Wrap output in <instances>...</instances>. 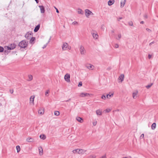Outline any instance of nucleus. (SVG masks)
Instances as JSON below:
<instances>
[{
  "mask_svg": "<svg viewBox=\"0 0 158 158\" xmlns=\"http://www.w3.org/2000/svg\"><path fill=\"white\" fill-rule=\"evenodd\" d=\"M54 114L56 116H59L60 115V112L57 111L54 112Z\"/></svg>",
  "mask_w": 158,
  "mask_h": 158,
  "instance_id": "obj_32",
  "label": "nucleus"
},
{
  "mask_svg": "<svg viewBox=\"0 0 158 158\" xmlns=\"http://www.w3.org/2000/svg\"><path fill=\"white\" fill-rule=\"evenodd\" d=\"M118 38H117L116 39L117 40H119L121 38V34H119L118 35Z\"/></svg>",
  "mask_w": 158,
  "mask_h": 158,
  "instance_id": "obj_34",
  "label": "nucleus"
},
{
  "mask_svg": "<svg viewBox=\"0 0 158 158\" xmlns=\"http://www.w3.org/2000/svg\"><path fill=\"white\" fill-rule=\"evenodd\" d=\"M138 95V91H136L132 93V97L134 99H136Z\"/></svg>",
  "mask_w": 158,
  "mask_h": 158,
  "instance_id": "obj_9",
  "label": "nucleus"
},
{
  "mask_svg": "<svg viewBox=\"0 0 158 158\" xmlns=\"http://www.w3.org/2000/svg\"><path fill=\"white\" fill-rule=\"evenodd\" d=\"M144 136V134H142L140 136V139H142V138H143Z\"/></svg>",
  "mask_w": 158,
  "mask_h": 158,
  "instance_id": "obj_43",
  "label": "nucleus"
},
{
  "mask_svg": "<svg viewBox=\"0 0 158 158\" xmlns=\"http://www.w3.org/2000/svg\"><path fill=\"white\" fill-rule=\"evenodd\" d=\"M76 119L79 122L82 123L83 122V119L82 118H81L80 117H77Z\"/></svg>",
  "mask_w": 158,
  "mask_h": 158,
  "instance_id": "obj_23",
  "label": "nucleus"
},
{
  "mask_svg": "<svg viewBox=\"0 0 158 158\" xmlns=\"http://www.w3.org/2000/svg\"><path fill=\"white\" fill-rule=\"evenodd\" d=\"M92 36L94 38H95L96 39H97L98 37V35L97 33H92Z\"/></svg>",
  "mask_w": 158,
  "mask_h": 158,
  "instance_id": "obj_22",
  "label": "nucleus"
},
{
  "mask_svg": "<svg viewBox=\"0 0 158 158\" xmlns=\"http://www.w3.org/2000/svg\"><path fill=\"white\" fill-rule=\"evenodd\" d=\"M26 140L28 142H32L34 141V139L32 138H28Z\"/></svg>",
  "mask_w": 158,
  "mask_h": 158,
  "instance_id": "obj_16",
  "label": "nucleus"
},
{
  "mask_svg": "<svg viewBox=\"0 0 158 158\" xmlns=\"http://www.w3.org/2000/svg\"><path fill=\"white\" fill-rule=\"evenodd\" d=\"M16 47V45L15 44H11L9 46H7L8 50H13Z\"/></svg>",
  "mask_w": 158,
  "mask_h": 158,
  "instance_id": "obj_4",
  "label": "nucleus"
},
{
  "mask_svg": "<svg viewBox=\"0 0 158 158\" xmlns=\"http://www.w3.org/2000/svg\"><path fill=\"white\" fill-rule=\"evenodd\" d=\"M79 149H76L73 150L72 152L74 153H77L78 154V151H79Z\"/></svg>",
  "mask_w": 158,
  "mask_h": 158,
  "instance_id": "obj_31",
  "label": "nucleus"
},
{
  "mask_svg": "<svg viewBox=\"0 0 158 158\" xmlns=\"http://www.w3.org/2000/svg\"><path fill=\"white\" fill-rule=\"evenodd\" d=\"M44 112V110L43 109H41L39 110L38 111V113L41 115L43 114Z\"/></svg>",
  "mask_w": 158,
  "mask_h": 158,
  "instance_id": "obj_21",
  "label": "nucleus"
},
{
  "mask_svg": "<svg viewBox=\"0 0 158 158\" xmlns=\"http://www.w3.org/2000/svg\"><path fill=\"white\" fill-rule=\"evenodd\" d=\"M144 18H147V15H144Z\"/></svg>",
  "mask_w": 158,
  "mask_h": 158,
  "instance_id": "obj_55",
  "label": "nucleus"
},
{
  "mask_svg": "<svg viewBox=\"0 0 158 158\" xmlns=\"http://www.w3.org/2000/svg\"><path fill=\"white\" fill-rule=\"evenodd\" d=\"M78 12V14H80L82 15L84 13L83 11L81 10V9H79Z\"/></svg>",
  "mask_w": 158,
  "mask_h": 158,
  "instance_id": "obj_28",
  "label": "nucleus"
},
{
  "mask_svg": "<svg viewBox=\"0 0 158 158\" xmlns=\"http://www.w3.org/2000/svg\"><path fill=\"white\" fill-rule=\"evenodd\" d=\"M35 40V37H32L30 40V43L31 44H33L34 43L33 42Z\"/></svg>",
  "mask_w": 158,
  "mask_h": 158,
  "instance_id": "obj_29",
  "label": "nucleus"
},
{
  "mask_svg": "<svg viewBox=\"0 0 158 158\" xmlns=\"http://www.w3.org/2000/svg\"><path fill=\"white\" fill-rule=\"evenodd\" d=\"M152 56L150 54H148V58L149 59H150L151 58Z\"/></svg>",
  "mask_w": 158,
  "mask_h": 158,
  "instance_id": "obj_50",
  "label": "nucleus"
},
{
  "mask_svg": "<svg viewBox=\"0 0 158 158\" xmlns=\"http://www.w3.org/2000/svg\"><path fill=\"white\" fill-rule=\"evenodd\" d=\"M126 0H124L123 3L122 1L120 3V7L121 8L123 7L126 2Z\"/></svg>",
  "mask_w": 158,
  "mask_h": 158,
  "instance_id": "obj_19",
  "label": "nucleus"
},
{
  "mask_svg": "<svg viewBox=\"0 0 158 158\" xmlns=\"http://www.w3.org/2000/svg\"><path fill=\"white\" fill-rule=\"evenodd\" d=\"M89 95V94L87 93H81L80 94V96L81 97H84Z\"/></svg>",
  "mask_w": 158,
  "mask_h": 158,
  "instance_id": "obj_14",
  "label": "nucleus"
},
{
  "mask_svg": "<svg viewBox=\"0 0 158 158\" xmlns=\"http://www.w3.org/2000/svg\"><path fill=\"white\" fill-rule=\"evenodd\" d=\"M40 137L43 139H45L46 138V136L44 135H40Z\"/></svg>",
  "mask_w": 158,
  "mask_h": 158,
  "instance_id": "obj_25",
  "label": "nucleus"
},
{
  "mask_svg": "<svg viewBox=\"0 0 158 158\" xmlns=\"http://www.w3.org/2000/svg\"><path fill=\"white\" fill-rule=\"evenodd\" d=\"M154 43V42H151V43H150L149 45H151L152 44H153Z\"/></svg>",
  "mask_w": 158,
  "mask_h": 158,
  "instance_id": "obj_54",
  "label": "nucleus"
},
{
  "mask_svg": "<svg viewBox=\"0 0 158 158\" xmlns=\"http://www.w3.org/2000/svg\"><path fill=\"white\" fill-rule=\"evenodd\" d=\"M144 23V22L143 21H141L140 22V23L143 24Z\"/></svg>",
  "mask_w": 158,
  "mask_h": 158,
  "instance_id": "obj_59",
  "label": "nucleus"
},
{
  "mask_svg": "<svg viewBox=\"0 0 158 158\" xmlns=\"http://www.w3.org/2000/svg\"><path fill=\"white\" fill-rule=\"evenodd\" d=\"M39 7L40 8L41 13H44L45 12L44 7L42 6H40Z\"/></svg>",
  "mask_w": 158,
  "mask_h": 158,
  "instance_id": "obj_13",
  "label": "nucleus"
},
{
  "mask_svg": "<svg viewBox=\"0 0 158 158\" xmlns=\"http://www.w3.org/2000/svg\"><path fill=\"white\" fill-rule=\"evenodd\" d=\"M112 33H114V31H112Z\"/></svg>",
  "mask_w": 158,
  "mask_h": 158,
  "instance_id": "obj_60",
  "label": "nucleus"
},
{
  "mask_svg": "<svg viewBox=\"0 0 158 158\" xmlns=\"http://www.w3.org/2000/svg\"><path fill=\"white\" fill-rule=\"evenodd\" d=\"M85 15L87 17H88L89 15H90L91 14H92V15H93V13H92L88 9L85 10Z\"/></svg>",
  "mask_w": 158,
  "mask_h": 158,
  "instance_id": "obj_6",
  "label": "nucleus"
},
{
  "mask_svg": "<svg viewBox=\"0 0 158 158\" xmlns=\"http://www.w3.org/2000/svg\"><path fill=\"white\" fill-rule=\"evenodd\" d=\"M55 8L56 10V12L57 13H59V11L58 10V9H57L56 7H55Z\"/></svg>",
  "mask_w": 158,
  "mask_h": 158,
  "instance_id": "obj_53",
  "label": "nucleus"
},
{
  "mask_svg": "<svg viewBox=\"0 0 158 158\" xmlns=\"http://www.w3.org/2000/svg\"><path fill=\"white\" fill-rule=\"evenodd\" d=\"M86 151V150H84L81 149H79L78 154H84Z\"/></svg>",
  "mask_w": 158,
  "mask_h": 158,
  "instance_id": "obj_10",
  "label": "nucleus"
},
{
  "mask_svg": "<svg viewBox=\"0 0 158 158\" xmlns=\"http://www.w3.org/2000/svg\"><path fill=\"white\" fill-rule=\"evenodd\" d=\"M122 19V17H119V19L118 20V21H119L121 19Z\"/></svg>",
  "mask_w": 158,
  "mask_h": 158,
  "instance_id": "obj_58",
  "label": "nucleus"
},
{
  "mask_svg": "<svg viewBox=\"0 0 158 158\" xmlns=\"http://www.w3.org/2000/svg\"><path fill=\"white\" fill-rule=\"evenodd\" d=\"M40 27V24H39V25H37V26H36L34 29V32H37L39 30Z\"/></svg>",
  "mask_w": 158,
  "mask_h": 158,
  "instance_id": "obj_17",
  "label": "nucleus"
},
{
  "mask_svg": "<svg viewBox=\"0 0 158 158\" xmlns=\"http://www.w3.org/2000/svg\"><path fill=\"white\" fill-rule=\"evenodd\" d=\"M156 124L155 123H153L151 126V128L152 130H154L156 127Z\"/></svg>",
  "mask_w": 158,
  "mask_h": 158,
  "instance_id": "obj_24",
  "label": "nucleus"
},
{
  "mask_svg": "<svg viewBox=\"0 0 158 158\" xmlns=\"http://www.w3.org/2000/svg\"><path fill=\"white\" fill-rule=\"evenodd\" d=\"M104 25L103 24H102L101 26V28L103 30H104L105 28L104 27Z\"/></svg>",
  "mask_w": 158,
  "mask_h": 158,
  "instance_id": "obj_44",
  "label": "nucleus"
},
{
  "mask_svg": "<svg viewBox=\"0 0 158 158\" xmlns=\"http://www.w3.org/2000/svg\"><path fill=\"white\" fill-rule=\"evenodd\" d=\"M71 47L68 45L67 49H68L69 50H70L71 49Z\"/></svg>",
  "mask_w": 158,
  "mask_h": 158,
  "instance_id": "obj_49",
  "label": "nucleus"
},
{
  "mask_svg": "<svg viewBox=\"0 0 158 158\" xmlns=\"http://www.w3.org/2000/svg\"><path fill=\"white\" fill-rule=\"evenodd\" d=\"M32 34L31 32H28L25 35V38L27 39H30L31 38V35Z\"/></svg>",
  "mask_w": 158,
  "mask_h": 158,
  "instance_id": "obj_5",
  "label": "nucleus"
},
{
  "mask_svg": "<svg viewBox=\"0 0 158 158\" xmlns=\"http://www.w3.org/2000/svg\"><path fill=\"white\" fill-rule=\"evenodd\" d=\"M39 154L40 155H43V150L41 147H39Z\"/></svg>",
  "mask_w": 158,
  "mask_h": 158,
  "instance_id": "obj_18",
  "label": "nucleus"
},
{
  "mask_svg": "<svg viewBox=\"0 0 158 158\" xmlns=\"http://www.w3.org/2000/svg\"><path fill=\"white\" fill-rule=\"evenodd\" d=\"M102 98L103 99H105L106 98V96L103 95L102 97Z\"/></svg>",
  "mask_w": 158,
  "mask_h": 158,
  "instance_id": "obj_45",
  "label": "nucleus"
},
{
  "mask_svg": "<svg viewBox=\"0 0 158 158\" xmlns=\"http://www.w3.org/2000/svg\"><path fill=\"white\" fill-rule=\"evenodd\" d=\"M96 124V123H93V125H94V126H95Z\"/></svg>",
  "mask_w": 158,
  "mask_h": 158,
  "instance_id": "obj_56",
  "label": "nucleus"
},
{
  "mask_svg": "<svg viewBox=\"0 0 158 158\" xmlns=\"http://www.w3.org/2000/svg\"><path fill=\"white\" fill-rule=\"evenodd\" d=\"M100 158H106V155H104V156H102Z\"/></svg>",
  "mask_w": 158,
  "mask_h": 158,
  "instance_id": "obj_51",
  "label": "nucleus"
},
{
  "mask_svg": "<svg viewBox=\"0 0 158 158\" xmlns=\"http://www.w3.org/2000/svg\"><path fill=\"white\" fill-rule=\"evenodd\" d=\"M50 92V91L49 90H48L46 91L45 92V95L46 96H48V95H47V94H48Z\"/></svg>",
  "mask_w": 158,
  "mask_h": 158,
  "instance_id": "obj_36",
  "label": "nucleus"
},
{
  "mask_svg": "<svg viewBox=\"0 0 158 158\" xmlns=\"http://www.w3.org/2000/svg\"><path fill=\"white\" fill-rule=\"evenodd\" d=\"M72 24L73 25H76L78 24V23L77 22L74 21L72 23Z\"/></svg>",
  "mask_w": 158,
  "mask_h": 158,
  "instance_id": "obj_47",
  "label": "nucleus"
},
{
  "mask_svg": "<svg viewBox=\"0 0 158 158\" xmlns=\"http://www.w3.org/2000/svg\"><path fill=\"white\" fill-rule=\"evenodd\" d=\"M71 100V99L70 98H69L68 100L65 101V102H69V101H70Z\"/></svg>",
  "mask_w": 158,
  "mask_h": 158,
  "instance_id": "obj_52",
  "label": "nucleus"
},
{
  "mask_svg": "<svg viewBox=\"0 0 158 158\" xmlns=\"http://www.w3.org/2000/svg\"><path fill=\"white\" fill-rule=\"evenodd\" d=\"M28 79L27 80L28 81H31L33 79V77L31 75H28Z\"/></svg>",
  "mask_w": 158,
  "mask_h": 158,
  "instance_id": "obj_27",
  "label": "nucleus"
},
{
  "mask_svg": "<svg viewBox=\"0 0 158 158\" xmlns=\"http://www.w3.org/2000/svg\"><path fill=\"white\" fill-rule=\"evenodd\" d=\"M68 44L66 43H64L63 45L62 46V50L64 51H65L67 50V47H68Z\"/></svg>",
  "mask_w": 158,
  "mask_h": 158,
  "instance_id": "obj_8",
  "label": "nucleus"
},
{
  "mask_svg": "<svg viewBox=\"0 0 158 158\" xmlns=\"http://www.w3.org/2000/svg\"><path fill=\"white\" fill-rule=\"evenodd\" d=\"M124 75L123 74H121L119 76L118 80H121V82H122L124 80Z\"/></svg>",
  "mask_w": 158,
  "mask_h": 158,
  "instance_id": "obj_12",
  "label": "nucleus"
},
{
  "mask_svg": "<svg viewBox=\"0 0 158 158\" xmlns=\"http://www.w3.org/2000/svg\"><path fill=\"white\" fill-rule=\"evenodd\" d=\"M9 92L11 94H12L14 92V90L13 89H10L9 90Z\"/></svg>",
  "mask_w": 158,
  "mask_h": 158,
  "instance_id": "obj_46",
  "label": "nucleus"
},
{
  "mask_svg": "<svg viewBox=\"0 0 158 158\" xmlns=\"http://www.w3.org/2000/svg\"><path fill=\"white\" fill-rule=\"evenodd\" d=\"M79 49L81 55L85 54L86 50L83 46L82 45L80 46Z\"/></svg>",
  "mask_w": 158,
  "mask_h": 158,
  "instance_id": "obj_2",
  "label": "nucleus"
},
{
  "mask_svg": "<svg viewBox=\"0 0 158 158\" xmlns=\"http://www.w3.org/2000/svg\"><path fill=\"white\" fill-rule=\"evenodd\" d=\"M88 158H95V156H94L91 155L89 156Z\"/></svg>",
  "mask_w": 158,
  "mask_h": 158,
  "instance_id": "obj_41",
  "label": "nucleus"
},
{
  "mask_svg": "<svg viewBox=\"0 0 158 158\" xmlns=\"http://www.w3.org/2000/svg\"><path fill=\"white\" fill-rule=\"evenodd\" d=\"M105 111L107 113H108L111 111V109H106Z\"/></svg>",
  "mask_w": 158,
  "mask_h": 158,
  "instance_id": "obj_38",
  "label": "nucleus"
},
{
  "mask_svg": "<svg viewBox=\"0 0 158 158\" xmlns=\"http://www.w3.org/2000/svg\"><path fill=\"white\" fill-rule=\"evenodd\" d=\"M113 93H112L111 94H110V93L109 94H107L106 95V97L107 98H110V97H112L113 96Z\"/></svg>",
  "mask_w": 158,
  "mask_h": 158,
  "instance_id": "obj_26",
  "label": "nucleus"
},
{
  "mask_svg": "<svg viewBox=\"0 0 158 158\" xmlns=\"http://www.w3.org/2000/svg\"><path fill=\"white\" fill-rule=\"evenodd\" d=\"M85 67L89 69L93 70L94 68V66L90 64H86Z\"/></svg>",
  "mask_w": 158,
  "mask_h": 158,
  "instance_id": "obj_7",
  "label": "nucleus"
},
{
  "mask_svg": "<svg viewBox=\"0 0 158 158\" xmlns=\"http://www.w3.org/2000/svg\"><path fill=\"white\" fill-rule=\"evenodd\" d=\"M152 84H150V85H147L146 87V88H147V89H149V88L150 87H151V86H152Z\"/></svg>",
  "mask_w": 158,
  "mask_h": 158,
  "instance_id": "obj_33",
  "label": "nucleus"
},
{
  "mask_svg": "<svg viewBox=\"0 0 158 158\" xmlns=\"http://www.w3.org/2000/svg\"><path fill=\"white\" fill-rule=\"evenodd\" d=\"M16 148L17 152H19L20 150V148L19 146L17 145L16 146Z\"/></svg>",
  "mask_w": 158,
  "mask_h": 158,
  "instance_id": "obj_30",
  "label": "nucleus"
},
{
  "mask_svg": "<svg viewBox=\"0 0 158 158\" xmlns=\"http://www.w3.org/2000/svg\"><path fill=\"white\" fill-rule=\"evenodd\" d=\"M146 30L147 31H148V32H151V30H150V29H148V28H146Z\"/></svg>",
  "mask_w": 158,
  "mask_h": 158,
  "instance_id": "obj_48",
  "label": "nucleus"
},
{
  "mask_svg": "<svg viewBox=\"0 0 158 158\" xmlns=\"http://www.w3.org/2000/svg\"><path fill=\"white\" fill-rule=\"evenodd\" d=\"M27 42H26L24 40H22L19 43V46L21 48H25L27 47Z\"/></svg>",
  "mask_w": 158,
  "mask_h": 158,
  "instance_id": "obj_1",
  "label": "nucleus"
},
{
  "mask_svg": "<svg viewBox=\"0 0 158 158\" xmlns=\"http://www.w3.org/2000/svg\"><path fill=\"white\" fill-rule=\"evenodd\" d=\"M35 1L36 2V3H38L39 2V1L38 0H35Z\"/></svg>",
  "mask_w": 158,
  "mask_h": 158,
  "instance_id": "obj_57",
  "label": "nucleus"
},
{
  "mask_svg": "<svg viewBox=\"0 0 158 158\" xmlns=\"http://www.w3.org/2000/svg\"><path fill=\"white\" fill-rule=\"evenodd\" d=\"M35 96H31L30 98V102L31 104H32L33 105L34 104V99Z\"/></svg>",
  "mask_w": 158,
  "mask_h": 158,
  "instance_id": "obj_11",
  "label": "nucleus"
},
{
  "mask_svg": "<svg viewBox=\"0 0 158 158\" xmlns=\"http://www.w3.org/2000/svg\"><path fill=\"white\" fill-rule=\"evenodd\" d=\"M82 85V83L81 82H79L78 86V87H81Z\"/></svg>",
  "mask_w": 158,
  "mask_h": 158,
  "instance_id": "obj_42",
  "label": "nucleus"
},
{
  "mask_svg": "<svg viewBox=\"0 0 158 158\" xmlns=\"http://www.w3.org/2000/svg\"><path fill=\"white\" fill-rule=\"evenodd\" d=\"M96 113L97 115H101L102 114V111L100 110H98L96 111Z\"/></svg>",
  "mask_w": 158,
  "mask_h": 158,
  "instance_id": "obj_20",
  "label": "nucleus"
},
{
  "mask_svg": "<svg viewBox=\"0 0 158 158\" xmlns=\"http://www.w3.org/2000/svg\"><path fill=\"white\" fill-rule=\"evenodd\" d=\"M50 39H51V38L49 40V41H48V43H49V41H50ZM48 43H47L46 44H45V45H44V46H43V49H44V48H45L47 46V44H48Z\"/></svg>",
  "mask_w": 158,
  "mask_h": 158,
  "instance_id": "obj_35",
  "label": "nucleus"
},
{
  "mask_svg": "<svg viewBox=\"0 0 158 158\" xmlns=\"http://www.w3.org/2000/svg\"><path fill=\"white\" fill-rule=\"evenodd\" d=\"M119 45L118 44H115L114 46V47L116 48H118Z\"/></svg>",
  "mask_w": 158,
  "mask_h": 158,
  "instance_id": "obj_40",
  "label": "nucleus"
},
{
  "mask_svg": "<svg viewBox=\"0 0 158 158\" xmlns=\"http://www.w3.org/2000/svg\"><path fill=\"white\" fill-rule=\"evenodd\" d=\"M128 24L129 25L131 26H132L133 25V23L132 22V21L129 22L128 23Z\"/></svg>",
  "mask_w": 158,
  "mask_h": 158,
  "instance_id": "obj_39",
  "label": "nucleus"
},
{
  "mask_svg": "<svg viewBox=\"0 0 158 158\" xmlns=\"http://www.w3.org/2000/svg\"><path fill=\"white\" fill-rule=\"evenodd\" d=\"M64 79L67 82L70 81V75L68 73L66 74L64 76Z\"/></svg>",
  "mask_w": 158,
  "mask_h": 158,
  "instance_id": "obj_3",
  "label": "nucleus"
},
{
  "mask_svg": "<svg viewBox=\"0 0 158 158\" xmlns=\"http://www.w3.org/2000/svg\"><path fill=\"white\" fill-rule=\"evenodd\" d=\"M114 2V0H109L108 2V4L109 6H110L113 4Z\"/></svg>",
  "mask_w": 158,
  "mask_h": 158,
  "instance_id": "obj_15",
  "label": "nucleus"
},
{
  "mask_svg": "<svg viewBox=\"0 0 158 158\" xmlns=\"http://www.w3.org/2000/svg\"><path fill=\"white\" fill-rule=\"evenodd\" d=\"M4 49L2 47L0 46V52H3Z\"/></svg>",
  "mask_w": 158,
  "mask_h": 158,
  "instance_id": "obj_37",
  "label": "nucleus"
}]
</instances>
